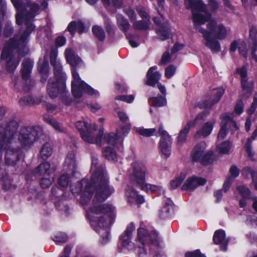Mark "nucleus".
<instances>
[{
	"label": "nucleus",
	"instance_id": "b1692460",
	"mask_svg": "<svg viewBox=\"0 0 257 257\" xmlns=\"http://www.w3.org/2000/svg\"><path fill=\"white\" fill-rule=\"evenodd\" d=\"M213 239L214 243L220 245L222 250L223 251L226 250L228 240L225 238V232L223 230L216 231L214 234Z\"/></svg>",
	"mask_w": 257,
	"mask_h": 257
},
{
	"label": "nucleus",
	"instance_id": "c9c22d12",
	"mask_svg": "<svg viewBox=\"0 0 257 257\" xmlns=\"http://www.w3.org/2000/svg\"><path fill=\"white\" fill-rule=\"evenodd\" d=\"M103 153L104 157L107 160L110 161L116 160L117 154L112 148L105 146Z\"/></svg>",
	"mask_w": 257,
	"mask_h": 257
},
{
	"label": "nucleus",
	"instance_id": "473e14b6",
	"mask_svg": "<svg viewBox=\"0 0 257 257\" xmlns=\"http://www.w3.org/2000/svg\"><path fill=\"white\" fill-rule=\"evenodd\" d=\"M52 154V149L50 144L48 143L44 144L40 150V155L41 157L46 160L48 159Z\"/></svg>",
	"mask_w": 257,
	"mask_h": 257
},
{
	"label": "nucleus",
	"instance_id": "20e7f679",
	"mask_svg": "<svg viewBox=\"0 0 257 257\" xmlns=\"http://www.w3.org/2000/svg\"><path fill=\"white\" fill-rule=\"evenodd\" d=\"M185 5L187 9H191L193 27L196 31L202 35L204 44L213 52L220 51L219 41L212 38L208 31L202 27L212 17V15L207 12L206 5L201 1L194 2L193 0H185Z\"/></svg>",
	"mask_w": 257,
	"mask_h": 257
},
{
	"label": "nucleus",
	"instance_id": "bb28decb",
	"mask_svg": "<svg viewBox=\"0 0 257 257\" xmlns=\"http://www.w3.org/2000/svg\"><path fill=\"white\" fill-rule=\"evenodd\" d=\"M40 102V99L31 96L23 97L18 101L19 105L23 107L31 106L33 105L38 104Z\"/></svg>",
	"mask_w": 257,
	"mask_h": 257
},
{
	"label": "nucleus",
	"instance_id": "4be33fe9",
	"mask_svg": "<svg viewBox=\"0 0 257 257\" xmlns=\"http://www.w3.org/2000/svg\"><path fill=\"white\" fill-rule=\"evenodd\" d=\"M125 196L130 203L142 204L144 202V197L139 195L137 191L131 185H127L125 190Z\"/></svg>",
	"mask_w": 257,
	"mask_h": 257
},
{
	"label": "nucleus",
	"instance_id": "680f3d73",
	"mask_svg": "<svg viewBox=\"0 0 257 257\" xmlns=\"http://www.w3.org/2000/svg\"><path fill=\"white\" fill-rule=\"evenodd\" d=\"M116 98L118 99H119L120 100H122V101L130 103V102H132L134 100V97L133 95H121V96H117L116 97Z\"/></svg>",
	"mask_w": 257,
	"mask_h": 257
},
{
	"label": "nucleus",
	"instance_id": "2f4dec72",
	"mask_svg": "<svg viewBox=\"0 0 257 257\" xmlns=\"http://www.w3.org/2000/svg\"><path fill=\"white\" fill-rule=\"evenodd\" d=\"M117 23L118 28L123 32H126L130 28V24L127 20L121 15L117 16Z\"/></svg>",
	"mask_w": 257,
	"mask_h": 257
},
{
	"label": "nucleus",
	"instance_id": "c03bdc74",
	"mask_svg": "<svg viewBox=\"0 0 257 257\" xmlns=\"http://www.w3.org/2000/svg\"><path fill=\"white\" fill-rule=\"evenodd\" d=\"M186 175L185 174L181 173L178 177L170 182L171 187L173 189L176 188L181 185Z\"/></svg>",
	"mask_w": 257,
	"mask_h": 257
},
{
	"label": "nucleus",
	"instance_id": "3c124183",
	"mask_svg": "<svg viewBox=\"0 0 257 257\" xmlns=\"http://www.w3.org/2000/svg\"><path fill=\"white\" fill-rule=\"evenodd\" d=\"M176 71V67L174 65H171L168 66L165 71V76L169 79L171 78L175 74Z\"/></svg>",
	"mask_w": 257,
	"mask_h": 257
},
{
	"label": "nucleus",
	"instance_id": "5fc2aeb1",
	"mask_svg": "<svg viewBox=\"0 0 257 257\" xmlns=\"http://www.w3.org/2000/svg\"><path fill=\"white\" fill-rule=\"evenodd\" d=\"M242 174L246 178H248L250 175L251 178L253 177V176L257 175V173L254 171L250 167H246L242 169Z\"/></svg>",
	"mask_w": 257,
	"mask_h": 257
},
{
	"label": "nucleus",
	"instance_id": "8fccbe9b",
	"mask_svg": "<svg viewBox=\"0 0 257 257\" xmlns=\"http://www.w3.org/2000/svg\"><path fill=\"white\" fill-rule=\"evenodd\" d=\"M252 140L251 137L248 138L244 145L245 151L248 154V156L250 158L252 157L254 155V152L251 148Z\"/></svg>",
	"mask_w": 257,
	"mask_h": 257
},
{
	"label": "nucleus",
	"instance_id": "13d9d810",
	"mask_svg": "<svg viewBox=\"0 0 257 257\" xmlns=\"http://www.w3.org/2000/svg\"><path fill=\"white\" fill-rule=\"evenodd\" d=\"M230 175L227 177H231L232 178V180L237 177L239 175V170L238 168L235 166H232L229 169Z\"/></svg>",
	"mask_w": 257,
	"mask_h": 257
},
{
	"label": "nucleus",
	"instance_id": "f704fd0d",
	"mask_svg": "<svg viewBox=\"0 0 257 257\" xmlns=\"http://www.w3.org/2000/svg\"><path fill=\"white\" fill-rule=\"evenodd\" d=\"M92 125L89 120L78 121L75 123V126L79 131L81 136V133L85 132Z\"/></svg>",
	"mask_w": 257,
	"mask_h": 257
},
{
	"label": "nucleus",
	"instance_id": "cd10ccee",
	"mask_svg": "<svg viewBox=\"0 0 257 257\" xmlns=\"http://www.w3.org/2000/svg\"><path fill=\"white\" fill-rule=\"evenodd\" d=\"M67 29L72 35H74L76 31H77L80 34L85 32L84 24L80 21L71 22L68 25Z\"/></svg>",
	"mask_w": 257,
	"mask_h": 257
},
{
	"label": "nucleus",
	"instance_id": "052dcab7",
	"mask_svg": "<svg viewBox=\"0 0 257 257\" xmlns=\"http://www.w3.org/2000/svg\"><path fill=\"white\" fill-rule=\"evenodd\" d=\"M6 4L4 0H0V18H4L6 11Z\"/></svg>",
	"mask_w": 257,
	"mask_h": 257
},
{
	"label": "nucleus",
	"instance_id": "412c9836",
	"mask_svg": "<svg viewBox=\"0 0 257 257\" xmlns=\"http://www.w3.org/2000/svg\"><path fill=\"white\" fill-rule=\"evenodd\" d=\"M10 147L6 151V161L7 164L12 166L15 165L20 159L21 152L20 149Z\"/></svg>",
	"mask_w": 257,
	"mask_h": 257
},
{
	"label": "nucleus",
	"instance_id": "393cba45",
	"mask_svg": "<svg viewBox=\"0 0 257 257\" xmlns=\"http://www.w3.org/2000/svg\"><path fill=\"white\" fill-rule=\"evenodd\" d=\"M157 69L156 66L152 67L149 69L147 73V84L150 86H154L156 84L158 85L159 80L161 77V74L157 71L154 72Z\"/></svg>",
	"mask_w": 257,
	"mask_h": 257
},
{
	"label": "nucleus",
	"instance_id": "ddd939ff",
	"mask_svg": "<svg viewBox=\"0 0 257 257\" xmlns=\"http://www.w3.org/2000/svg\"><path fill=\"white\" fill-rule=\"evenodd\" d=\"M221 127L218 134V139L223 140L227 135V130L229 128L237 130L238 127L235 122L227 114H223L221 116Z\"/></svg>",
	"mask_w": 257,
	"mask_h": 257
},
{
	"label": "nucleus",
	"instance_id": "37998d69",
	"mask_svg": "<svg viewBox=\"0 0 257 257\" xmlns=\"http://www.w3.org/2000/svg\"><path fill=\"white\" fill-rule=\"evenodd\" d=\"M136 131L143 136L149 137L153 135L156 132V130L155 128H138L136 130Z\"/></svg>",
	"mask_w": 257,
	"mask_h": 257
},
{
	"label": "nucleus",
	"instance_id": "69168bd1",
	"mask_svg": "<svg viewBox=\"0 0 257 257\" xmlns=\"http://www.w3.org/2000/svg\"><path fill=\"white\" fill-rule=\"evenodd\" d=\"M239 40L233 41L230 45L229 50L231 52H234L236 51L237 48L238 49V47L240 45Z\"/></svg>",
	"mask_w": 257,
	"mask_h": 257
},
{
	"label": "nucleus",
	"instance_id": "6ab92c4d",
	"mask_svg": "<svg viewBox=\"0 0 257 257\" xmlns=\"http://www.w3.org/2000/svg\"><path fill=\"white\" fill-rule=\"evenodd\" d=\"M206 180L200 177L193 176L188 178L181 187L182 190H193L198 186L203 185Z\"/></svg>",
	"mask_w": 257,
	"mask_h": 257
},
{
	"label": "nucleus",
	"instance_id": "e2e57ef3",
	"mask_svg": "<svg viewBox=\"0 0 257 257\" xmlns=\"http://www.w3.org/2000/svg\"><path fill=\"white\" fill-rule=\"evenodd\" d=\"M257 107V96H254L253 101L251 106L248 109V112L249 114H252L255 111Z\"/></svg>",
	"mask_w": 257,
	"mask_h": 257
},
{
	"label": "nucleus",
	"instance_id": "0eeeda50",
	"mask_svg": "<svg viewBox=\"0 0 257 257\" xmlns=\"http://www.w3.org/2000/svg\"><path fill=\"white\" fill-rule=\"evenodd\" d=\"M55 78L50 79L47 85V91L50 97L55 98L59 92L64 91L65 75L62 72V67L60 63L53 65Z\"/></svg>",
	"mask_w": 257,
	"mask_h": 257
},
{
	"label": "nucleus",
	"instance_id": "79ce46f5",
	"mask_svg": "<svg viewBox=\"0 0 257 257\" xmlns=\"http://www.w3.org/2000/svg\"><path fill=\"white\" fill-rule=\"evenodd\" d=\"M236 189L242 197L251 198V191L250 189L245 186L243 185H238L236 187Z\"/></svg>",
	"mask_w": 257,
	"mask_h": 257
},
{
	"label": "nucleus",
	"instance_id": "58836bf2",
	"mask_svg": "<svg viewBox=\"0 0 257 257\" xmlns=\"http://www.w3.org/2000/svg\"><path fill=\"white\" fill-rule=\"evenodd\" d=\"M94 35L98 40L103 41L105 38V34L104 30L99 26H94L92 29Z\"/></svg>",
	"mask_w": 257,
	"mask_h": 257
},
{
	"label": "nucleus",
	"instance_id": "423d86ee",
	"mask_svg": "<svg viewBox=\"0 0 257 257\" xmlns=\"http://www.w3.org/2000/svg\"><path fill=\"white\" fill-rule=\"evenodd\" d=\"M22 75L23 79L14 76L13 79L14 89L18 92L29 91L34 85V81L30 79V73L33 67V62L25 59L22 63Z\"/></svg>",
	"mask_w": 257,
	"mask_h": 257
},
{
	"label": "nucleus",
	"instance_id": "c756f323",
	"mask_svg": "<svg viewBox=\"0 0 257 257\" xmlns=\"http://www.w3.org/2000/svg\"><path fill=\"white\" fill-rule=\"evenodd\" d=\"M191 123L192 121H189L180 132L178 138V144H182L185 142L187 134L189 133L190 128L192 127Z\"/></svg>",
	"mask_w": 257,
	"mask_h": 257
},
{
	"label": "nucleus",
	"instance_id": "774afa93",
	"mask_svg": "<svg viewBox=\"0 0 257 257\" xmlns=\"http://www.w3.org/2000/svg\"><path fill=\"white\" fill-rule=\"evenodd\" d=\"M117 114L118 118L122 122H126L128 120V117L124 112L119 111Z\"/></svg>",
	"mask_w": 257,
	"mask_h": 257
},
{
	"label": "nucleus",
	"instance_id": "4d7b16f0",
	"mask_svg": "<svg viewBox=\"0 0 257 257\" xmlns=\"http://www.w3.org/2000/svg\"><path fill=\"white\" fill-rule=\"evenodd\" d=\"M123 12L129 17L132 22H135L136 19V14L134 11L130 9H125L123 10Z\"/></svg>",
	"mask_w": 257,
	"mask_h": 257
},
{
	"label": "nucleus",
	"instance_id": "c85d7f7f",
	"mask_svg": "<svg viewBox=\"0 0 257 257\" xmlns=\"http://www.w3.org/2000/svg\"><path fill=\"white\" fill-rule=\"evenodd\" d=\"M38 70L42 75L41 81L44 83L48 77L47 74L49 71L48 62L44 59L40 60L38 62Z\"/></svg>",
	"mask_w": 257,
	"mask_h": 257
},
{
	"label": "nucleus",
	"instance_id": "72a5a7b5",
	"mask_svg": "<svg viewBox=\"0 0 257 257\" xmlns=\"http://www.w3.org/2000/svg\"><path fill=\"white\" fill-rule=\"evenodd\" d=\"M46 122L52 125V126L57 132L60 133H66L67 130L63 125L59 123L56 120L51 118H47L46 119Z\"/></svg>",
	"mask_w": 257,
	"mask_h": 257
},
{
	"label": "nucleus",
	"instance_id": "f03ea898",
	"mask_svg": "<svg viewBox=\"0 0 257 257\" xmlns=\"http://www.w3.org/2000/svg\"><path fill=\"white\" fill-rule=\"evenodd\" d=\"M11 1L18 11L16 17L17 24L21 25L24 21L26 28L20 30L12 40L6 43L1 54L2 61L6 63L7 69L10 72L14 71L19 63V60L13 56V50L17 48L20 53L24 55L28 52L27 44L30 34L35 29L32 21L40 9L37 4L29 0Z\"/></svg>",
	"mask_w": 257,
	"mask_h": 257
},
{
	"label": "nucleus",
	"instance_id": "4c0bfd02",
	"mask_svg": "<svg viewBox=\"0 0 257 257\" xmlns=\"http://www.w3.org/2000/svg\"><path fill=\"white\" fill-rule=\"evenodd\" d=\"M158 34L162 40L168 39L170 34V28L168 25L161 27L158 30Z\"/></svg>",
	"mask_w": 257,
	"mask_h": 257
},
{
	"label": "nucleus",
	"instance_id": "a19ab883",
	"mask_svg": "<svg viewBox=\"0 0 257 257\" xmlns=\"http://www.w3.org/2000/svg\"><path fill=\"white\" fill-rule=\"evenodd\" d=\"M65 165L71 170H73L76 167L75 156L73 153H69L65 160Z\"/></svg>",
	"mask_w": 257,
	"mask_h": 257
},
{
	"label": "nucleus",
	"instance_id": "2eb2a0df",
	"mask_svg": "<svg viewBox=\"0 0 257 257\" xmlns=\"http://www.w3.org/2000/svg\"><path fill=\"white\" fill-rule=\"evenodd\" d=\"M236 72L240 75L241 80V85L244 93L248 97L252 92L253 87V82L252 81L248 80L247 75V69L244 67L237 68Z\"/></svg>",
	"mask_w": 257,
	"mask_h": 257
},
{
	"label": "nucleus",
	"instance_id": "49530a36",
	"mask_svg": "<svg viewBox=\"0 0 257 257\" xmlns=\"http://www.w3.org/2000/svg\"><path fill=\"white\" fill-rule=\"evenodd\" d=\"M240 44L238 47V52L240 55L243 56L244 58H246L248 55L247 49L246 45L245 42L243 40H239Z\"/></svg>",
	"mask_w": 257,
	"mask_h": 257
},
{
	"label": "nucleus",
	"instance_id": "de8ad7c7",
	"mask_svg": "<svg viewBox=\"0 0 257 257\" xmlns=\"http://www.w3.org/2000/svg\"><path fill=\"white\" fill-rule=\"evenodd\" d=\"M172 55L173 54H172L171 53L170 54L168 50H167L165 52H164L161 57L160 64L166 65L167 63H169L171 61V56H172Z\"/></svg>",
	"mask_w": 257,
	"mask_h": 257
},
{
	"label": "nucleus",
	"instance_id": "7c9ffc66",
	"mask_svg": "<svg viewBox=\"0 0 257 257\" xmlns=\"http://www.w3.org/2000/svg\"><path fill=\"white\" fill-rule=\"evenodd\" d=\"M231 147V143L228 141H226L217 145L216 151L220 154H227Z\"/></svg>",
	"mask_w": 257,
	"mask_h": 257
},
{
	"label": "nucleus",
	"instance_id": "e433bc0d",
	"mask_svg": "<svg viewBox=\"0 0 257 257\" xmlns=\"http://www.w3.org/2000/svg\"><path fill=\"white\" fill-rule=\"evenodd\" d=\"M150 24V19L137 21L134 22L133 27L136 30H145L149 28Z\"/></svg>",
	"mask_w": 257,
	"mask_h": 257
},
{
	"label": "nucleus",
	"instance_id": "0e129e2a",
	"mask_svg": "<svg viewBox=\"0 0 257 257\" xmlns=\"http://www.w3.org/2000/svg\"><path fill=\"white\" fill-rule=\"evenodd\" d=\"M185 257H205L200 252L197 250L193 252H188L185 254Z\"/></svg>",
	"mask_w": 257,
	"mask_h": 257
},
{
	"label": "nucleus",
	"instance_id": "bf43d9fd",
	"mask_svg": "<svg viewBox=\"0 0 257 257\" xmlns=\"http://www.w3.org/2000/svg\"><path fill=\"white\" fill-rule=\"evenodd\" d=\"M232 177H227L226 178V181H225L223 186V190L224 192H227L229 189L231 183L233 182V180H232Z\"/></svg>",
	"mask_w": 257,
	"mask_h": 257
},
{
	"label": "nucleus",
	"instance_id": "ea45409f",
	"mask_svg": "<svg viewBox=\"0 0 257 257\" xmlns=\"http://www.w3.org/2000/svg\"><path fill=\"white\" fill-rule=\"evenodd\" d=\"M197 1L193 0V2H196ZM201 1V0H200ZM202 2L206 5V10L208 12H209L211 15V12L213 13L216 11L219 7V4L218 2H217L216 0H208V7L209 8V11H208L207 9L206 5L202 1Z\"/></svg>",
	"mask_w": 257,
	"mask_h": 257
},
{
	"label": "nucleus",
	"instance_id": "a18cd8bd",
	"mask_svg": "<svg viewBox=\"0 0 257 257\" xmlns=\"http://www.w3.org/2000/svg\"><path fill=\"white\" fill-rule=\"evenodd\" d=\"M209 114V112L207 110H204L201 113H199L196 117L194 121H192L191 126H195L196 124L203 120Z\"/></svg>",
	"mask_w": 257,
	"mask_h": 257
},
{
	"label": "nucleus",
	"instance_id": "a878e982",
	"mask_svg": "<svg viewBox=\"0 0 257 257\" xmlns=\"http://www.w3.org/2000/svg\"><path fill=\"white\" fill-rule=\"evenodd\" d=\"M215 123V119H212V121L206 122L202 126V128L197 132L194 136L195 139H198L200 135L206 137L209 135L212 130L213 125Z\"/></svg>",
	"mask_w": 257,
	"mask_h": 257
},
{
	"label": "nucleus",
	"instance_id": "5701e85b",
	"mask_svg": "<svg viewBox=\"0 0 257 257\" xmlns=\"http://www.w3.org/2000/svg\"><path fill=\"white\" fill-rule=\"evenodd\" d=\"M249 47L251 50V57L257 62V55L255 54L257 47V29L251 28L249 30Z\"/></svg>",
	"mask_w": 257,
	"mask_h": 257
},
{
	"label": "nucleus",
	"instance_id": "9d476101",
	"mask_svg": "<svg viewBox=\"0 0 257 257\" xmlns=\"http://www.w3.org/2000/svg\"><path fill=\"white\" fill-rule=\"evenodd\" d=\"M103 131L99 130L97 131L95 123L91 126L85 132L81 133V138L85 142L90 144H95L97 145L101 146L108 145L107 141H104Z\"/></svg>",
	"mask_w": 257,
	"mask_h": 257
},
{
	"label": "nucleus",
	"instance_id": "1a4fd4ad",
	"mask_svg": "<svg viewBox=\"0 0 257 257\" xmlns=\"http://www.w3.org/2000/svg\"><path fill=\"white\" fill-rule=\"evenodd\" d=\"M206 144L205 142H200L193 148L191 156L194 161L199 162L201 164L206 165L212 162V151L206 152Z\"/></svg>",
	"mask_w": 257,
	"mask_h": 257
},
{
	"label": "nucleus",
	"instance_id": "39448f33",
	"mask_svg": "<svg viewBox=\"0 0 257 257\" xmlns=\"http://www.w3.org/2000/svg\"><path fill=\"white\" fill-rule=\"evenodd\" d=\"M65 56L67 61L73 67L72 75L73 80L71 82L72 93L74 97L79 98L83 92L92 95L95 93V90L82 81L78 73L74 67L81 65L82 61L80 58L75 55L72 49L67 48L65 50Z\"/></svg>",
	"mask_w": 257,
	"mask_h": 257
},
{
	"label": "nucleus",
	"instance_id": "aec40b11",
	"mask_svg": "<svg viewBox=\"0 0 257 257\" xmlns=\"http://www.w3.org/2000/svg\"><path fill=\"white\" fill-rule=\"evenodd\" d=\"M157 86L163 96H158L157 97H150L148 99V102L151 106L154 107H162L166 104V100L165 98L166 95V88L165 87L161 84H159Z\"/></svg>",
	"mask_w": 257,
	"mask_h": 257
},
{
	"label": "nucleus",
	"instance_id": "6e6d98bb",
	"mask_svg": "<svg viewBox=\"0 0 257 257\" xmlns=\"http://www.w3.org/2000/svg\"><path fill=\"white\" fill-rule=\"evenodd\" d=\"M13 33V28L11 24L8 22L5 25L4 34L6 37L10 36Z\"/></svg>",
	"mask_w": 257,
	"mask_h": 257
},
{
	"label": "nucleus",
	"instance_id": "9b49d317",
	"mask_svg": "<svg viewBox=\"0 0 257 257\" xmlns=\"http://www.w3.org/2000/svg\"><path fill=\"white\" fill-rule=\"evenodd\" d=\"M39 137L38 131L33 127H22L18 135V140L22 146H27L33 144Z\"/></svg>",
	"mask_w": 257,
	"mask_h": 257
},
{
	"label": "nucleus",
	"instance_id": "6e6552de",
	"mask_svg": "<svg viewBox=\"0 0 257 257\" xmlns=\"http://www.w3.org/2000/svg\"><path fill=\"white\" fill-rule=\"evenodd\" d=\"M54 170L51 167L50 163L45 162L40 164L33 171L35 176L40 180V185L43 188L49 187L53 181L51 174Z\"/></svg>",
	"mask_w": 257,
	"mask_h": 257
},
{
	"label": "nucleus",
	"instance_id": "a211bd4d",
	"mask_svg": "<svg viewBox=\"0 0 257 257\" xmlns=\"http://www.w3.org/2000/svg\"><path fill=\"white\" fill-rule=\"evenodd\" d=\"M130 130V125L127 124L122 127L120 130L116 133H110L106 134L104 136V141H107V144L114 146L119 139L123 138L127 135Z\"/></svg>",
	"mask_w": 257,
	"mask_h": 257
},
{
	"label": "nucleus",
	"instance_id": "4468645a",
	"mask_svg": "<svg viewBox=\"0 0 257 257\" xmlns=\"http://www.w3.org/2000/svg\"><path fill=\"white\" fill-rule=\"evenodd\" d=\"M131 178L138 184H142L145 181L147 169L145 166L141 162H135L133 165Z\"/></svg>",
	"mask_w": 257,
	"mask_h": 257
},
{
	"label": "nucleus",
	"instance_id": "dca6fc26",
	"mask_svg": "<svg viewBox=\"0 0 257 257\" xmlns=\"http://www.w3.org/2000/svg\"><path fill=\"white\" fill-rule=\"evenodd\" d=\"M224 93L222 88L213 89L208 95V99L199 104L201 108L211 109L212 106L217 103Z\"/></svg>",
	"mask_w": 257,
	"mask_h": 257
},
{
	"label": "nucleus",
	"instance_id": "864d4df0",
	"mask_svg": "<svg viewBox=\"0 0 257 257\" xmlns=\"http://www.w3.org/2000/svg\"><path fill=\"white\" fill-rule=\"evenodd\" d=\"M69 183L68 176L63 174L60 176L58 180V184L60 186L65 188L68 186Z\"/></svg>",
	"mask_w": 257,
	"mask_h": 257
},
{
	"label": "nucleus",
	"instance_id": "603ef678",
	"mask_svg": "<svg viewBox=\"0 0 257 257\" xmlns=\"http://www.w3.org/2000/svg\"><path fill=\"white\" fill-rule=\"evenodd\" d=\"M68 237L64 233H60L54 236L53 240L57 243H64L67 241Z\"/></svg>",
	"mask_w": 257,
	"mask_h": 257
},
{
	"label": "nucleus",
	"instance_id": "f3484780",
	"mask_svg": "<svg viewBox=\"0 0 257 257\" xmlns=\"http://www.w3.org/2000/svg\"><path fill=\"white\" fill-rule=\"evenodd\" d=\"M159 133L161 136L159 148L162 154L167 158L171 155V139L170 136L163 130L161 126L159 129Z\"/></svg>",
	"mask_w": 257,
	"mask_h": 257
},
{
	"label": "nucleus",
	"instance_id": "09e8293b",
	"mask_svg": "<svg viewBox=\"0 0 257 257\" xmlns=\"http://www.w3.org/2000/svg\"><path fill=\"white\" fill-rule=\"evenodd\" d=\"M172 207V202L166 203L162 210L160 211V216L161 217L164 218L168 216L170 210Z\"/></svg>",
	"mask_w": 257,
	"mask_h": 257
},
{
	"label": "nucleus",
	"instance_id": "f8f14e48",
	"mask_svg": "<svg viewBox=\"0 0 257 257\" xmlns=\"http://www.w3.org/2000/svg\"><path fill=\"white\" fill-rule=\"evenodd\" d=\"M206 28L210 35H213L219 40L224 39L230 32V29L226 28L222 24H218L215 20L210 21Z\"/></svg>",
	"mask_w": 257,
	"mask_h": 257
},
{
	"label": "nucleus",
	"instance_id": "338daca9",
	"mask_svg": "<svg viewBox=\"0 0 257 257\" xmlns=\"http://www.w3.org/2000/svg\"><path fill=\"white\" fill-rule=\"evenodd\" d=\"M57 53L55 51H52L50 54V63L51 65H54L60 63L57 60Z\"/></svg>",
	"mask_w": 257,
	"mask_h": 257
},
{
	"label": "nucleus",
	"instance_id": "7ed1b4c3",
	"mask_svg": "<svg viewBox=\"0 0 257 257\" xmlns=\"http://www.w3.org/2000/svg\"><path fill=\"white\" fill-rule=\"evenodd\" d=\"M134 230V225L130 224L121 236L120 240L122 245L128 249L138 248L139 257L146 256L147 247L150 249H155L160 246L161 239L157 232L155 230L149 231L143 223H141L138 229L136 242H132L130 240Z\"/></svg>",
	"mask_w": 257,
	"mask_h": 257
},
{
	"label": "nucleus",
	"instance_id": "f257e3e1",
	"mask_svg": "<svg viewBox=\"0 0 257 257\" xmlns=\"http://www.w3.org/2000/svg\"><path fill=\"white\" fill-rule=\"evenodd\" d=\"M91 172L92 176L89 180L84 179L72 185L71 189L73 194L81 193L80 201L84 207L90 202L95 192L90 206L85 209L94 230L100 235L101 243L104 244L110 240L108 227L112 223L115 215L112 206L102 202L114 192V189L109 185L107 174L93 162Z\"/></svg>",
	"mask_w": 257,
	"mask_h": 257
}]
</instances>
